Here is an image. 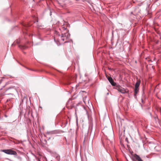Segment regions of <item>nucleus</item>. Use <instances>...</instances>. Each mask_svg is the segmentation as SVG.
Returning <instances> with one entry per match:
<instances>
[{
	"instance_id": "obj_1",
	"label": "nucleus",
	"mask_w": 161,
	"mask_h": 161,
	"mask_svg": "<svg viewBox=\"0 0 161 161\" xmlns=\"http://www.w3.org/2000/svg\"><path fill=\"white\" fill-rule=\"evenodd\" d=\"M8 91V93L6 94L5 95H11L12 96V97H13L14 95L12 93L16 92V90L14 87L12 86L7 88L6 89L5 92Z\"/></svg>"
},
{
	"instance_id": "obj_2",
	"label": "nucleus",
	"mask_w": 161,
	"mask_h": 161,
	"mask_svg": "<svg viewBox=\"0 0 161 161\" xmlns=\"http://www.w3.org/2000/svg\"><path fill=\"white\" fill-rule=\"evenodd\" d=\"M2 151L5 153L9 155H15L17 154V153L15 151L11 149L3 150H2Z\"/></svg>"
},
{
	"instance_id": "obj_3",
	"label": "nucleus",
	"mask_w": 161,
	"mask_h": 161,
	"mask_svg": "<svg viewBox=\"0 0 161 161\" xmlns=\"http://www.w3.org/2000/svg\"><path fill=\"white\" fill-rule=\"evenodd\" d=\"M115 89L117 90L118 91L120 92L122 94H124L128 92L124 88H123L119 85L116 86Z\"/></svg>"
},
{
	"instance_id": "obj_4",
	"label": "nucleus",
	"mask_w": 161,
	"mask_h": 161,
	"mask_svg": "<svg viewBox=\"0 0 161 161\" xmlns=\"http://www.w3.org/2000/svg\"><path fill=\"white\" fill-rule=\"evenodd\" d=\"M70 34L68 32L62 33L61 35V39L63 41H64L70 37Z\"/></svg>"
},
{
	"instance_id": "obj_5",
	"label": "nucleus",
	"mask_w": 161,
	"mask_h": 161,
	"mask_svg": "<svg viewBox=\"0 0 161 161\" xmlns=\"http://www.w3.org/2000/svg\"><path fill=\"white\" fill-rule=\"evenodd\" d=\"M135 159L138 161H143L140 156L136 154H134L133 158H132L133 161H136Z\"/></svg>"
},
{
	"instance_id": "obj_6",
	"label": "nucleus",
	"mask_w": 161,
	"mask_h": 161,
	"mask_svg": "<svg viewBox=\"0 0 161 161\" xmlns=\"http://www.w3.org/2000/svg\"><path fill=\"white\" fill-rule=\"evenodd\" d=\"M106 77H107V79L109 81V82L110 83L112 86H116V83L114 82L113 78L111 77H107L106 76Z\"/></svg>"
},
{
	"instance_id": "obj_7",
	"label": "nucleus",
	"mask_w": 161,
	"mask_h": 161,
	"mask_svg": "<svg viewBox=\"0 0 161 161\" xmlns=\"http://www.w3.org/2000/svg\"><path fill=\"white\" fill-rule=\"evenodd\" d=\"M26 99L25 98V97L23 98L21 100L20 103V105L22 107L23 105H26Z\"/></svg>"
},
{
	"instance_id": "obj_8",
	"label": "nucleus",
	"mask_w": 161,
	"mask_h": 161,
	"mask_svg": "<svg viewBox=\"0 0 161 161\" xmlns=\"http://www.w3.org/2000/svg\"><path fill=\"white\" fill-rule=\"evenodd\" d=\"M58 133V130H55L50 131H47V135H52L53 134H55Z\"/></svg>"
},
{
	"instance_id": "obj_9",
	"label": "nucleus",
	"mask_w": 161,
	"mask_h": 161,
	"mask_svg": "<svg viewBox=\"0 0 161 161\" xmlns=\"http://www.w3.org/2000/svg\"><path fill=\"white\" fill-rule=\"evenodd\" d=\"M139 88L138 87H135V89L134 90V97L135 98L136 97V94L138 93L139 91Z\"/></svg>"
},
{
	"instance_id": "obj_10",
	"label": "nucleus",
	"mask_w": 161,
	"mask_h": 161,
	"mask_svg": "<svg viewBox=\"0 0 161 161\" xmlns=\"http://www.w3.org/2000/svg\"><path fill=\"white\" fill-rule=\"evenodd\" d=\"M54 157L55 158L56 161H60V157L59 155L55 154L54 155Z\"/></svg>"
},
{
	"instance_id": "obj_11",
	"label": "nucleus",
	"mask_w": 161,
	"mask_h": 161,
	"mask_svg": "<svg viewBox=\"0 0 161 161\" xmlns=\"http://www.w3.org/2000/svg\"><path fill=\"white\" fill-rule=\"evenodd\" d=\"M18 47L21 49H25L28 47L26 45H19Z\"/></svg>"
},
{
	"instance_id": "obj_12",
	"label": "nucleus",
	"mask_w": 161,
	"mask_h": 161,
	"mask_svg": "<svg viewBox=\"0 0 161 161\" xmlns=\"http://www.w3.org/2000/svg\"><path fill=\"white\" fill-rule=\"evenodd\" d=\"M140 83L141 81L140 80H137L135 84V87L139 88Z\"/></svg>"
},
{
	"instance_id": "obj_13",
	"label": "nucleus",
	"mask_w": 161,
	"mask_h": 161,
	"mask_svg": "<svg viewBox=\"0 0 161 161\" xmlns=\"http://www.w3.org/2000/svg\"><path fill=\"white\" fill-rule=\"evenodd\" d=\"M22 25L25 28H26L30 26L31 25L29 24L23 23L22 24Z\"/></svg>"
},
{
	"instance_id": "obj_14",
	"label": "nucleus",
	"mask_w": 161,
	"mask_h": 161,
	"mask_svg": "<svg viewBox=\"0 0 161 161\" xmlns=\"http://www.w3.org/2000/svg\"><path fill=\"white\" fill-rule=\"evenodd\" d=\"M19 42H20L18 40H17L15 41L14 43L12 44V46H13V45L14 44H16V43L18 44H19Z\"/></svg>"
},
{
	"instance_id": "obj_15",
	"label": "nucleus",
	"mask_w": 161,
	"mask_h": 161,
	"mask_svg": "<svg viewBox=\"0 0 161 161\" xmlns=\"http://www.w3.org/2000/svg\"><path fill=\"white\" fill-rule=\"evenodd\" d=\"M55 34H56V35L58 36H60L61 37V35H60L59 34V33L58 32H57L56 31L55 32Z\"/></svg>"
},
{
	"instance_id": "obj_16",
	"label": "nucleus",
	"mask_w": 161,
	"mask_h": 161,
	"mask_svg": "<svg viewBox=\"0 0 161 161\" xmlns=\"http://www.w3.org/2000/svg\"><path fill=\"white\" fill-rule=\"evenodd\" d=\"M92 128H93V127H92V125H91V130H90L91 133L92 132Z\"/></svg>"
},
{
	"instance_id": "obj_17",
	"label": "nucleus",
	"mask_w": 161,
	"mask_h": 161,
	"mask_svg": "<svg viewBox=\"0 0 161 161\" xmlns=\"http://www.w3.org/2000/svg\"><path fill=\"white\" fill-rule=\"evenodd\" d=\"M67 122H66L65 123L63 124V125H64V127H65L66 125H67Z\"/></svg>"
},
{
	"instance_id": "obj_18",
	"label": "nucleus",
	"mask_w": 161,
	"mask_h": 161,
	"mask_svg": "<svg viewBox=\"0 0 161 161\" xmlns=\"http://www.w3.org/2000/svg\"><path fill=\"white\" fill-rule=\"evenodd\" d=\"M38 22V20L37 19H36V21H34V23H37V22Z\"/></svg>"
},
{
	"instance_id": "obj_19",
	"label": "nucleus",
	"mask_w": 161,
	"mask_h": 161,
	"mask_svg": "<svg viewBox=\"0 0 161 161\" xmlns=\"http://www.w3.org/2000/svg\"><path fill=\"white\" fill-rule=\"evenodd\" d=\"M52 11L51 10H50V16H51V15H52Z\"/></svg>"
},
{
	"instance_id": "obj_20",
	"label": "nucleus",
	"mask_w": 161,
	"mask_h": 161,
	"mask_svg": "<svg viewBox=\"0 0 161 161\" xmlns=\"http://www.w3.org/2000/svg\"><path fill=\"white\" fill-rule=\"evenodd\" d=\"M130 153L131 154V155H132V157H133V156L134 155V154L133 155L132 154V153H133V152H130ZM133 158V157H132V158Z\"/></svg>"
},
{
	"instance_id": "obj_21",
	"label": "nucleus",
	"mask_w": 161,
	"mask_h": 161,
	"mask_svg": "<svg viewBox=\"0 0 161 161\" xmlns=\"http://www.w3.org/2000/svg\"><path fill=\"white\" fill-rule=\"evenodd\" d=\"M50 138H51V137H49L48 138V139H47V140H49L50 139Z\"/></svg>"
},
{
	"instance_id": "obj_22",
	"label": "nucleus",
	"mask_w": 161,
	"mask_h": 161,
	"mask_svg": "<svg viewBox=\"0 0 161 161\" xmlns=\"http://www.w3.org/2000/svg\"><path fill=\"white\" fill-rule=\"evenodd\" d=\"M8 159L10 161H13V160H12L10 159Z\"/></svg>"
},
{
	"instance_id": "obj_23",
	"label": "nucleus",
	"mask_w": 161,
	"mask_h": 161,
	"mask_svg": "<svg viewBox=\"0 0 161 161\" xmlns=\"http://www.w3.org/2000/svg\"><path fill=\"white\" fill-rule=\"evenodd\" d=\"M10 99H7V102H8V101H10Z\"/></svg>"
},
{
	"instance_id": "obj_24",
	"label": "nucleus",
	"mask_w": 161,
	"mask_h": 161,
	"mask_svg": "<svg viewBox=\"0 0 161 161\" xmlns=\"http://www.w3.org/2000/svg\"><path fill=\"white\" fill-rule=\"evenodd\" d=\"M5 117H7V116L6 115H5Z\"/></svg>"
},
{
	"instance_id": "obj_25",
	"label": "nucleus",
	"mask_w": 161,
	"mask_h": 161,
	"mask_svg": "<svg viewBox=\"0 0 161 161\" xmlns=\"http://www.w3.org/2000/svg\"><path fill=\"white\" fill-rule=\"evenodd\" d=\"M70 84V83H69V82H68V84Z\"/></svg>"
},
{
	"instance_id": "obj_26",
	"label": "nucleus",
	"mask_w": 161,
	"mask_h": 161,
	"mask_svg": "<svg viewBox=\"0 0 161 161\" xmlns=\"http://www.w3.org/2000/svg\"><path fill=\"white\" fill-rule=\"evenodd\" d=\"M108 94H109V93H107V95H108Z\"/></svg>"
},
{
	"instance_id": "obj_27",
	"label": "nucleus",
	"mask_w": 161,
	"mask_h": 161,
	"mask_svg": "<svg viewBox=\"0 0 161 161\" xmlns=\"http://www.w3.org/2000/svg\"><path fill=\"white\" fill-rule=\"evenodd\" d=\"M45 141L46 142H47V141L46 140H45Z\"/></svg>"
},
{
	"instance_id": "obj_28",
	"label": "nucleus",
	"mask_w": 161,
	"mask_h": 161,
	"mask_svg": "<svg viewBox=\"0 0 161 161\" xmlns=\"http://www.w3.org/2000/svg\"><path fill=\"white\" fill-rule=\"evenodd\" d=\"M67 42V41H66V42H65V43H66V42Z\"/></svg>"
},
{
	"instance_id": "obj_29",
	"label": "nucleus",
	"mask_w": 161,
	"mask_h": 161,
	"mask_svg": "<svg viewBox=\"0 0 161 161\" xmlns=\"http://www.w3.org/2000/svg\"><path fill=\"white\" fill-rule=\"evenodd\" d=\"M82 92H84V91H82Z\"/></svg>"
},
{
	"instance_id": "obj_30",
	"label": "nucleus",
	"mask_w": 161,
	"mask_h": 161,
	"mask_svg": "<svg viewBox=\"0 0 161 161\" xmlns=\"http://www.w3.org/2000/svg\"><path fill=\"white\" fill-rule=\"evenodd\" d=\"M44 136H45V137L46 136L45 135H44Z\"/></svg>"
},
{
	"instance_id": "obj_31",
	"label": "nucleus",
	"mask_w": 161,
	"mask_h": 161,
	"mask_svg": "<svg viewBox=\"0 0 161 161\" xmlns=\"http://www.w3.org/2000/svg\"><path fill=\"white\" fill-rule=\"evenodd\" d=\"M51 161H53L52 160H51Z\"/></svg>"
}]
</instances>
